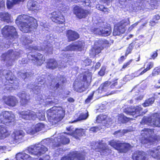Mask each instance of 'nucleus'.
Wrapping results in <instances>:
<instances>
[{"instance_id":"f257e3e1","label":"nucleus","mask_w":160,"mask_h":160,"mask_svg":"<svg viewBox=\"0 0 160 160\" xmlns=\"http://www.w3.org/2000/svg\"><path fill=\"white\" fill-rule=\"evenodd\" d=\"M16 23L20 30L26 33L36 28L38 26L36 19L26 15L19 16L16 20Z\"/></svg>"},{"instance_id":"f03ea898","label":"nucleus","mask_w":160,"mask_h":160,"mask_svg":"<svg viewBox=\"0 0 160 160\" xmlns=\"http://www.w3.org/2000/svg\"><path fill=\"white\" fill-rule=\"evenodd\" d=\"M64 111L61 107H54L47 112L48 120L52 125H55L61 120L64 116Z\"/></svg>"},{"instance_id":"7ed1b4c3","label":"nucleus","mask_w":160,"mask_h":160,"mask_svg":"<svg viewBox=\"0 0 160 160\" xmlns=\"http://www.w3.org/2000/svg\"><path fill=\"white\" fill-rule=\"evenodd\" d=\"M141 134L142 137L141 139V142L148 148L153 143V142L158 140L153 130L151 129L144 128L141 131Z\"/></svg>"},{"instance_id":"20e7f679","label":"nucleus","mask_w":160,"mask_h":160,"mask_svg":"<svg viewBox=\"0 0 160 160\" xmlns=\"http://www.w3.org/2000/svg\"><path fill=\"white\" fill-rule=\"evenodd\" d=\"M91 78V73L88 72L84 74L83 76V81L74 82L73 87L74 90L80 92L85 91L89 86Z\"/></svg>"},{"instance_id":"39448f33","label":"nucleus","mask_w":160,"mask_h":160,"mask_svg":"<svg viewBox=\"0 0 160 160\" xmlns=\"http://www.w3.org/2000/svg\"><path fill=\"white\" fill-rule=\"evenodd\" d=\"M51 140L50 139L45 140L42 141L40 143L32 145L28 148L27 151L31 154L38 156H40L41 154L44 153L48 151V148L42 143H45L48 145Z\"/></svg>"},{"instance_id":"423d86ee","label":"nucleus","mask_w":160,"mask_h":160,"mask_svg":"<svg viewBox=\"0 0 160 160\" xmlns=\"http://www.w3.org/2000/svg\"><path fill=\"white\" fill-rule=\"evenodd\" d=\"M3 74L5 75L7 81L5 83L6 86L5 88L8 91L12 90V88H17L18 87V81L16 80V78L12 72L9 71L4 70Z\"/></svg>"},{"instance_id":"0eeeda50","label":"nucleus","mask_w":160,"mask_h":160,"mask_svg":"<svg viewBox=\"0 0 160 160\" xmlns=\"http://www.w3.org/2000/svg\"><path fill=\"white\" fill-rule=\"evenodd\" d=\"M20 53L17 52H14L13 50H8L6 53L3 54L1 56L2 60L6 62L8 66H12L14 61L19 57Z\"/></svg>"},{"instance_id":"6e6552de","label":"nucleus","mask_w":160,"mask_h":160,"mask_svg":"<svg viewBox=\"0 0 160 160\" xmlns=\"http://www.w3.org/2000/svg\"><path fill=\"white\" fill-rule=\"evenodd\" d=\"M141 123L160 127V113L153 114L150 117H144Z\"/></svg>"},{"instance_id":"1a4fd4ad","label":"nucleus","mask_w":160,"mask_h":160,"mask_svg":"<svg viewBox=\"0 0 160 160\" xmlns=\"http://www.w3.org/2000/svg\"><path fill=\"white\" fill-rule=\"evenodd\" d=\"M2 34L6 38L10 39L16 38L18 34L15 28L13 26L6 25L2 30Z\"/></svg>"},{"instance_id":"9d476101","label":"nucleus","mask_w":160,"mask_h":160,"mask_svg":"<svg viewBox=\"0 0 160 160\" xmlns=\"http://www.w3.org/2000/svg\"><path fill=\"white\" fill-rule=\"evenodd\" d=\"M109 144L120 152L126 153L132 148L128 143H119L114 140L110 141Z\"/></svg>"},{"instance_id":"9b49d317","label":"nucleus","mask_w":160,"mask_h":160,"mask_svg":"<svg viewBox=\"0 0 160 160\" xmlns=\"http://www.w3.org/2000/svg\"><path fill=\"white\" fill-rule=\"evenodd\" d=\"M25 135V133L23 130H17L12 134L9 142L11 144L19 143L23 139Z\"/></svg>"},{"instance_id":"f8f14e48","label":"nucleus","mask_w":160,"mask_h":160,"mask_svg":"<svg viewBox=\"0 0 160 160\" xmlns=\"http://www.w3.org/2000/svg\"><path fill=\"white\" fill-rule=\"evenodd\" d=\"M15 116L12 112L4 111L0 115V121L4 124L12 123L14 121Z\"/></svg>"},{"instance_id":"ddd939ff","label":"nucleus","mask_w":160,"mask_h":160,"mask_svg":"<svg viewBox=\"0 0 160 160\" xmlns=\"http://www.w3.org/2000/svg\"><path fill=\"white\" fill-rule=\"evenodd\" d=\"M129 21L128 19L122 20L118 23L114 27L113 35L114 36L119 35L123 33L125 31L126 26L129 23Z\"/></svg>"},{"instance_id":"4468645a","label":"nucleus","mask_w":160,"mask_h":160,"mask_svg":"<svg viewBox=\"0 0 160 160\" xmlns=\"http://www.w3.org/2000/svg\"><path fill=\"white\" fill-rule=\"evenodd\" d=\"M123 111L128 115L132 116L134 118L143 115L142 108L139 106H137L133 108H128L123 109Z\"/></svg>"},{"instance_id":"2eb2a0df","label":"nucleus","mask_w":160,"mask_h":160,"mask_svg":"<svg viewBox=\"0 0 160 160\" xmlns=\"http://www.w3.org/2000/svg\"><path fill=\"white\" fill-rule=\"evenodd\" d=\"M44 77V76L42 75V76L38 78L36 82L37 84L36 85L30 84L28 86L29 88L32 89L34 93L37 94L40 92L42 85L44 84L45 82Z\"/></svg>"},{"instance_id":"dca6fc26","label":"nucleus","mask_w":160,"mask_h":160,"mask_svg":"<svg viewBox=\"0 0 160 160\" xmlns=\"http://www.w3.org/2000/svg\"><path fill=\"white\" fill-rule=\"evenodd\" d=\"M48 17L56 23L62 24L64 22V16L58 11H54L48 14Z\"/></svg>"},{"instance_id":"f3484780","label":"nucleus","mask_w":160,"mask_h":160,"mask_svg":"<svg viewBox=\"0 0 160 160\" xmlns=\"http://www.w3.org/2000/svg\"><path fill=\"white\" fill-rule=\"evenodd\" d=\"M92 31L94 34L103 36H109L111 32L110 28L103 27L102 26L98 28H94L92 29Z\"/></svg>"},{"instance_id":"a211bd4d","label":"nucleus","mask_w":160,"mask_h":160,"mask_svg":"<svg viewBox=\"0 0 160 160\" xmlns=\"http://www.w3.org/2000/svg\"><path fill=\"white\" fill-rule=\"evenodd\" d=\"M61 160H85V158L82 154L78 153L77 152H72L62 158Z\"/></svg>"},{"instance_id":"6ab92c4d","label":"nucleus","mask_w":160,"mask_h":160,"mask_svg":"<svg viewBox=\"0 0 160 160\" xmlns=\"http://www.w3.org/2000/svg\"><path fill=\"white\" fill-rule=\"evenodd\" d=\"M84 45V43L82 42H76L67 46L65 48L64 51H80Z\"/></svg>"},{"instance_id":"aec40b11","label":"nucleus","mask_w":160,"mask_h":160,"mask_svg":"<svg viewBox=\"0 0 160 160\" xmlns=\"http://www.w3.org/2000/svg\"><path fill=\"white\" fill-rule=\"evenodd\" d=\"M63 64L62 62L59 61L58 62L55 59L51 58L48 60L46 67L49 69H54L58 68H62L63 66Z\"/></svg>"},{"instance_id":"412c9836","label":"nucleus","mask_w":160,"mask_h":160,"mask_svg":"<svg viewBox=\"0 0 160 160\" xmlns=\"http://www.w3.org/2000/svg\"><path fill=\"white\" fill-rule=\"evenodd\" d=\"M74 13L79 18H85L89 13L88 10L83 9L78 6L74 7Z\"/></svg>"},{"instance_id":"4be33fe9","label":"nucleus","mask_w":160,"mask_h":160,"mask_svg":"<svg viewBox=\"0 0 160 160\" xmlns=\"http://www.w3.org/2000/svg\"><path fill=\"white\" fill-rule=\"evenodd\" d=\"M149 156L142 151L135 152L132 156L133 160H148Z\"/></svg>"},{"instance_id":"5701e85b","label":"nucleus","mask_w":160,"mask_h":160,"mask_svg":"<svg viewBox=\"0 0 160 160\" xmlns=\"http://www.w3.org/2000/svg\"><path fill=\"white\" fill-rule=\"evenodd\" d=\"M28 59L32 61H35L38 65H41L45 60V57L40 53L36 55L28 54L27 55Z\"/></svg>"},{"instance_id":"b1692460","label":"nucleus","mask_w":160,"mask_h":160,"mask_svg":"<svg viewBox=\"0 0 160 160\" xmlns=\"http://www.w3.org/2000/svg\"><path fill=\"white\" fill-rule=\"evenodd\" d=\"M19 113L22 118L27 120H34L36 118V115L35 112L30 110L22 111L20 112Z\"/></svg>"},{"instance_id":"393cba45","label":"nucleus","mask_w":160,"mask_h":160,"mask_svg":"<svg viewBox=\"0 0 160 160\" xmlns=\"http://www.w3.org/2000/svg\"><path fill=\"white\" fill-rule=\"evenodd\" d=\"M4 101L6 104L12 107L16 106L18 103V99L15 97L12 96L5 97Z\"/></svg>"},{"instance_id":"a878e982","label":"nucleus","mask_w":160,"mask_h":160,"mask_svg":"<svg viewBox=\"0 0 160 160\" xmlns=\"http://www.w3.org/2000/svg\"><path fill=\"white\" fill-rule=\"evenodd\" d=\"M17 96L20 98V102L22 105L27 104L30 99L29 96L24 91L19 92Z\"/></svg>"},{"instance_id":"bb28decb","label":"nucleus","mask_w":160,"mask_h":160,"mask_svg":"<svg viewBox=\"0 0 160 160\" xmlns=\"http://www.w3.org/2000/svg\"><path fill=\"white\" fill-rule=\"evenodd\" d=\"M148 154L154 158L160 159V146L157 148L149 149L148 151Z\"/></svg>"},{"instance_id":"cd10ccee","label":"nucleus","mask_w":160,"mask_h":160,"mask_svg":"<svg viewBox=\"0 0 160 160\" xmlns=\"http://www.w3.org/2000/svg\"><path fill=\"white\" fill-rule=\"evenodd\" d=\"M67 36L69 42L74 41L79 38L78 33L72 30H68L67 31Z\"/></svg>"},{"instance_id":"c85d7f7f","label":"nucleus","mask_w":160,"mask_h":160,"mask_svg":"<svg viewBox=\"0 0 160 160\" xmlns=\"http://www.w3.org/2000/svg\"><path fill=\"white\" fill-rule=\"evenodd\" d=\"M59 137V138H56L54 139V141L55 142L57 141V142L55 145V146H59L61 143L66 144L69 143V139L66 138L64 136L62 135Z\"/></svg>"},{"instance_id":"c756f323","label":"nucleus","mask_w":160,"mask_h":160,"mask_svg":"<svg viewBox=\"0 0 160 160\" xmlns=\"http://www.w3.org/2000/svg\"><path fill=\"white\" fill-rule=\"evenodd\" d=\"M111 84V82L108 81H106L102 83L98 88V92L102 93L106 92L109 88V86Z\"/></svg>"},{"instance_id":"7c9ffc66","label":"nucleus","mask_w":160,"mask_h":160,"mask_svg":"<svg viewBox=\"0 0 160 160\" xmlns=\"http://www.w3.org/2000/svg\"><path fill=\"white\" fill-rule=\"evenodd\" d=\"M85 130L82 128H77L75 129V131L71 133L70 135L75 138L78 139L79 137L82 136L85 134Z\"/></svg>"},{"instance_id":"2f4dec72","label":"nucleus","mask_w":160,"mask_h":160,"mask_svg":"<svg viewBox=\"0 0 160 160\" xmlns=\"http://www.w3.org/2000/svg\"><path fill=\"white\" fill-rule=\"evenodd\" d=\"M99 148L101 150L100 152L101 155H107L110 152V150L106 147V144L102 142V141L98 143Z\"/></svg>"},{"instance_id":"473e14b6","label":"nucleus","mask_w":160,"mask_h":160,"mask_svg":"<svg viewBox=\"0 0 160 160\" xmlns=\"http://www.w3.org/2000/svg\"><path fill=\"white\" fill-rule=\"evenodd\" d=\"M31 48H32L35 50H45L48 53H49L50 54L52 53V45L49 44L48 45H47L46 46H44L42 47V48H39L38 47L34 46L32 47H31Z\"/></svg>"},{"instance_id":"72a5a7b5","label":"nucleus","mask_w":160,"mask_h":160,"mask_svg":"<svg viewBox=\"0 0 160 160\" xmlns=\"http://www.w3.org/2000/svg\"><path fill=\"white\" fill-rule=\"evenodd\" d=\"M38 98L37 99L38 101H41L42 102V101H43L44 99H46L45 102L47 103V104H56L58 103V101L57 99H54L53 100H50L49 99H48V98H46L42 96L41 95H39L38 96Z\"/></svg>"},{"instance_id":"f704fd0d","label":"nucleus","mask_w":160,"mask_h":160,"mask_svg":"<svg viewBox=\"0 0 160 160\" xmlns=\"http://www.w3.org/2000/svg\"><path fill=\"white\" fill-rule=\"evenodd\" d=\"M28 8L31 10H38L39 8L38 7V3L32 0H29L28 2Z\"/></svg>"},{"instance_id":"c9c22d12","label":"nucleus","mask_w":160,"mask_h":160,"mask_svg":"<svg viewBox=\"0 0 160 160\" xmlns=\"http://www.w3.org/2000/svg\"><path fill=\"white\" fill-rule=\"evenodd\" d=\"M9 135L7 128L4 126H0V139H3Z\"/></svg>"},{"instance_id":"e433bc0d","label":"nucleus","mask_w":160,"mask_h":160,"mask_svg":"<svg viewBox=\"0 0 160 160\" xmlns=\"http://www.w3.org/2000/svg\"><path fill=\"white\" fill-rule=\"evenodd\" d=\"M0 18L4 21L7 22H11V15L8 12H1L0 13Z\"/></svg>"},{"instance_id":"4c0bfd02","label":"nucleus","mask_w":160,"mask_h":160,"mask_svg":"<svg viewBox=\"0 0 160 160\" xmlns=\"http://www.w3.org/2000/svg\"><path fill=\"white\" fill-rule=\"evenodd\" d=\"M65 81V78L63 77H60V79L58 82H57L54 85L52 84L51 87L54 91L57 90L58 88H60L62 84L64 83Z\"/></svg>"},{"instance_id":"58836bf2","label":"nucleus","mask_w":160,"mask_h":160,"mask_svg":"<svg viewBox=\"0 0 160 160\" xmlns=\"http://www.w3.org/2000/svg\"><path fill=\"white\" fill-rule=\"evenodd\" d=\"M30 157L29 155L23 152L18 153L16 155V158L17 160H27Z\"/></svg>"},{"instance_id":"ea45409f","label":"nucleus","mask_w":160,"mask_h":160,"mask_svg":"<svg viewBox=\"0 0 160 160\" xmlns=\"http://www.w3.org/2000/svg\"><path fill=\"white\" fill-rule=\"evenodd\" d=\"M131 118H131H127L123 114H121L118 116V122L119 123H124L128 121Z\"/></svg>"},{"instance_id":"a19ab883","label":"nucleus","mask_w":160,"mask_h":160,"mask_svg":"<svg viewBox=\"0 0 160 160\" xmlns=\"http://www.w3.org/2000/svg\"><path fill=\"white\" fill-rule=\"evenodd\" d=\"M155 99V98L153 97L148 98L143 103L142 105L144 107L151 105L154 103Z\"/></svg>"},{"instance_id":"79ce46f5","label":"nucleus","mask_w":160,"mask_h":160,"mask_svg":"<svg viewBox=\"0 0 160 160\" xmlns=\"http://www.w3.org/2000/svg\"><path fill=\"white\" fill-rule=\"evenodd\" d=\"M89 116L88 112L87 111L86 113L82 112L81 113L79 117L76 120L74 121V122L81 121L82 120L86 119Z\"/></svg>"},{"instance_id":"37998d69","label":"nucleus","mask_w":160,"mask_h":160,"mask_svg":"<svg viewBox=\"0 0 160 160\" xmlns=\"http://www.w3.org/2000/svg\"><path fill=\"white\" fill-rule=\"evenodd\" d=\"M21 40L23 41L22 44L24 45H28L31 43L32 42V40L29 37H23L21 38Z\"/></svg>"},{"instance_id":"c03bdc74","label":"nucleus","mask_w":160,"mask_h":160,"mask_svg":"<svg viewBox=\"0 0 160 160\" xmlns=\"http://www.w3.org/2000/svg\"><path fill=\"white\" fill-rule=\"evenodd\" d=\"M44 127V124L41 123H38L35 126L34 128L37 132L41 131Z\"/></svg>"},{"instance_id":"a18cd8bd","label":"nucleus","mask_w":160,"mask_h":160,"mask_svg":"<svg viewBox=\"0 0 160 160\" xmlns=\"http://www.w3.org/2000/svg\"><path fill=\"white\" fill-rule=\"evenodd\" d=\"M107 118V116L105 115H99L97 117L96 121L97 122H100L102 121L105 120Z\"/></svg>"},{"instance_id":"49530a36","label":"nucleus","mask_w":160,"mask_h":160,"mask_svg":"<svg viewBox=\"0 0 160 160\" xmlns=\"http://www.w3.org/2000/svg\"><path fill=\"white\" fill-rule=\"evenodd\" d=\"M36 115V118H37L40 120L43 121L45 119V114L43 112L37 113Z\"/></svg>"},{"instance_id":"de8ad7c7","label":"nucleus","mask_w":160,"mask_h":160,"mask_svg":"<svg viewBox=\"0 0 160 160\" xmlns=\"http://www.w3.org/2000/svg\"><path fill=\"white\" fill-rule=\"evenodd\" d=\"M26 130L27 133L30 134H33L36 132L34 127L33 128H27L26 129Z\"/></svg>"},{"instance_id":"09e8293b","label":"nucleus","mask_w":160,"mask_h":160,"mask_svg":"<svg viewBox=\"0 0 160 160\" xmlns=\"http://www.w3.org/2000/svg\"><path fill=\"white\" fill-rule=\"evenodd\" d=\"M102 49V48L99 47L97 46L96 45H95L92 48V50H94V52H95V55L99 53L101 50Z\"/></svg>"},{"instance_id":"8fccbe9b","label":"nucleus","mask_w":160,"mask_h":160,"mask_svg":"<svg viewBox=\"0 0 160 160\" xmlns=\"http://www.w3.org/2000/svg\"><path fill=\"white\" fill-rule=\"evenodd\" d=\"M134 45V44L133 43H132L129 44V47L127 50L126 55H128L131 52Z\"/></svg>"},{"instance_id":"3c124183","label":"nucleus","mask_w":160,"mask_h":160,"mask_svg":"<svg viewBox=\"0 0 160 160\" xmlns=\"http://www.w3.org/2000/svg\"><path fill=\"white\" fill-rule=\"evenodd\" d=\"M13 2L12 0L10 1L7 0V8L9 9L11 8L14 5H15Z\"/></svg>"},{"instance_id":"603ef678","label":"nucleus","mask_w":160,"mask_h":160,"mask_svg":"<svg viewBox=\"0 0 160 160\" xmlns=\"http://www.w3.org/2000/svg\"><path fill=\"white\" fill-rule=\"evenodd\" d=\"M94 93V92H92V93L90 94V95L88 96V98L85 101V103L88 104L90 102V101L92 99Z\"/></svg>"},{"instance_id":"864d4df0","label":"nucleus","mask_w":160,"mask_h":160,"mask_svg":"<svg viewBox=\"0 0 160 160\" xmlns=\"http://www.w3.org/2000/svg\"><path fill=\"white\" fill-rule=\"evenodd\" d=\"M128 132L127 130H120V133H118L117 135V137H121L124 135L125 133H126Z\"/></svg>"},{"instance_id":"5fc2aeb1","label":"nucleus","mask_w":160,"mask_h":160,"mask_svg":"<svg viewBox=\"0 0 160 160\" xmlns=\"http://www.w3.org/2000/svg\"><path fill=\"white\" fill-rule=\"evenodd\" d=\"M5 8V0H0V10H2Z\"/></svg>"},{"instance_id":"6e6d98bb","label":"nucleus","mask_w":160,"mask_h":160,"mask_svg":"<svg viewBox=\"0 0 160 160\" xmlns=\"http://www.w3.org/2000/svg\"><path fill=\"white\" fill-rule=\"evenodd\" d=\"M100 130V128L97 126H95L91 128L90 129V131H92L93 132H96L99 131Z\"/></svg>"},{"instance_id":"4d7b16f0","label":"nucleus","mask_w":160,"mask_h":160,"mask_svg":"<svg viewBox=\"0 0 160 160\" xmlns=\"http://www.w3.org/2000/svg\"><path fill=\"white\" fill-rule=\"evenodd\" d=\"M105 67H102L100 71L98 72V74L101 76L104 75L105 73Z\"/></svg>"},{"instance_id":"13d9d810","label":"nucleus","mask_w":160,"mask_h":160,"mask_svg":"<svg viewBox=\"0 0 160 160\" xmlns=\"http://www.w3.org/2000/svg\"><path fill=\"white\" fill-rule=\"evenodd\" d=\"M19 75L23 79H25L26 77H28V74L27 73H19Z\"/></svg>"},{"instance_id":"bf43d9fd","label":"nucleus","mask_w":160,"mask_h":160,"mask_svg":"<svg viewBox=\"0 0 160 160\" xmlns=\"http://www.w3.org/2000/svg\"><path fill=\"white\" fill-rule=\"evenodd\" d=\"M153 64L152 62H149L147 65L146 68L148 69V71L153 67Z\"/></svg>"},{"instance_id":"052dcab7","label":"nucleus","mask_w":160,"mask_h":160,"mask_svg":"<svg viewBox=\"0 0 160 160\" xmlns=\"http://www.w3.org/2000/svg\"><path fill=\"white\" fill-rule=\"evenodd\" d=\"M55 5L57 6H58V7L60 8L61 6H59V5L62 3L61 0H55Z\"/></svg>"},{"instance_id":"680f3d73","label":"nucleus","mask_w":160,"mask_h":160,"mask_svg":"<svg viewBox=\"0 0 160 160\" xmlns=\"http://www.w3.org/2000/svg\"><path fill=\"white\" fill-rule=\"evenodd\" d=\"M84 6H89L90 5V0H84L83 2Z\"/></svg>"},{"instance_id":"e2e57ef3","label":"nucleus","mask_w":160,"mask_h":160,"mask_svg":"<svg viewBox=\"0 0 160 160\" xmlns=\"http://www.w3.org/2000/svg\"><path fill=\"white\" fill-rule=\"evenodd\" d=\"M96 7L98 10L102 11L104 8V7L102 5L98 4L96 5Z\"/></svg>"},{"instance_id":"0e129e2a","label":"nucleus","mask_w":160,"mask_h":160,"mask_svg":"<svg viewBox=\"0 0 160 160\" xmlns=\"http://www.w3.org/2000/svg\"><path fill=\"white\" fill-rule=\"evenodd\" d=\"M142 69V68H140L139 70H138L137 71L135 72L134 73L132 74V76L134 78L137 77H138V76H137V75H138L140 71Z\"/></svg>"},{"instance_id":"69168bd1","label":"nucleus","mask_w":160,"mask_h":160,"mask_svg":"<svg viewBox=\"0 0 160 160\" xmlns=\"http://www.w3.org/2000/svg\"><path fill=\"white\" fill-rule=\"evenodd\" d=\"M157 50L156 51L154 52L153 54L151 55V58L150 59H154L156 57H157L158 55V53L157 52Z\"/></svg>"},{"instance_id":"338daca9","label":"nucleus","mask_w":160,"mask_h":160,"mask_svg":"<svg viewBox=\"0 0 160 160\" xmlns=\"http://www.w3.org/2000/svg\"><path fill=\"white\" fill-rule=\"evenodd\" d=\"M158 23V21H157L152 19V20L150 22V25L152 26H154L156 23Z\"/></svg>"},{"instance_id":"774afa93","label":"nucleus","mask_w":160,"mask_h":160,"mask_svg":"<svg viewBox=\"0 0 160 160\" xmlns=\"http://www.w3.org/2000/svg\"><path fill=\"white\" fill-rule=\"evenodd\" d=\"M49 156L47 155L44 157L40 158L39 159H36L35 160H49Z\"/></svg>"}]
</instances>
